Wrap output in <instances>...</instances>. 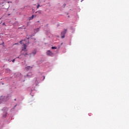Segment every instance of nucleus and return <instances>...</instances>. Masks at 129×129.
Returning a JSON list of instances; mask_svg holds the SVG:
<instances>
[{
    "instance_id": "1",
    "label": "nucleus",
    "mask_w": 129,
    "mask_h": 129,
    "mask_svg": "<svg viewBox=\"0 0 129 129\" xmlns=\"http://www.w3.org/2000/svg\"><path fill=\"white\" fill-rule=\"evenodd\" d=\"M10 99V96L8 95L6 96H5L4 97H2L1 98H0V102L4 101L6 102Z\"/></svg>"
},
{
    "instance_id": "2",
    "label": "nucleus",
    "mask_w": 129,
    "mask_h": 129,
    "mask_svg": "<svg viewBox=\"0 0 129 129\" xmlns=\"http://www.w3.org/2000/svg\"><path fill=\"white\" fill-rule=\"evenodd\" d=\"M67 31V30H64V31L61 32L60 33V36L61 37V38H64L65 37V34H66V32Z\"/></svg>"
},
{
    "instance_id": "3",
    "label": "nucleus",
    "mask_w": 129,
    "mask_h": 129,
    "mask_svg": "<svg viewBox=\"0 0 129 129\" xmlns=\"http://www.w3.org/2000/svg\"><path fill=\"white\" fill-rule=\"evenodd\" d=\"M46 54L49 56H53V53H52V52L50 51V50H48L46 52Z\"/></svg>"
},
{
    "instance_id": "4",
    "label": "nucleus",
    "mask_w": 129,
    "mask_h": 129,
    "mask_svg": "<svg viewBox=\"0 0 129 129\" xmlns=\"http://www.w3.org/2000/svg\"><path fill=\"white\" fill-rule=\"evenodd\" d=\"M36 54H37V50H34L32 51V53H31V54H33V55H35Z\"/></svg>"
},
{
    "instance_id": "5",
    "label": "nucleus",
    "mask_w": 129,
    "mask_h": 129,
    "mask_svg": "<svg viewBox=\"0 0 129 129\" xmlns=\"http://www.w3.org/2000/svg\"><path fill=\"white\" fill-rule=\"evenodd\" d=\"M23 46H24V48L23 49H22V51H24L27 48V45L25 44H23Z\"/></svg>"
},
{
    "instance_id": "6",
    "label": "nucleus",
    "mask_w": 129,
    "mask_h": 129,
    "mask_svg": "<svg viewBox=\"0 0 129 129\" xmlns=\"http://www.w3.org/2000/svg\"><path fill=\"white\" fill-rule=\"evenodd\" d=\"M3 110L5 111V114H7L6 112L7 111H8V109L7 108H4Z\"/></svg>"
},
{
    "instance_id": "7",
    "label": "nucleus",
    "mask_w": 129,
    "mask_h": 129,
    "mask_svg": "<svg viewBox=\"0 0 129 129\" xmlns=\"http://www.w3.org/2000/svg\"><path fill=\"white\" fill-rule=\"evenodd\" d=\"M35 32H38V31H39V28H37L36 29L34 30Z\"/></svg>"
},
{
    "instance_id": "8",
    "label": "nucleus",
    "mask_w": 129,
    "mask_h": 129,
    "mask_svg": "<svg viewBox=\"0 0 129 129\" xmlns=\"http://www.w3.org/2000/svg\"><path fill=\"white\" fill-rule=\"evenodd\" d=\"M32 67H31L30 66H28L27 67H26V70H29L31 69Z\"/></svg>"
},
{
    "instance_id": "9",
    "label": "nucleus",
    "mask_w": 129,
    "mask_h": 129,
    "mask_svg": "<svg viewBox=\"0 0 129 129\" xmlns=\"http://www.w3.org/2000/svg\"><path fill=\"white\" fill-rule=\"evenodd\" d=\"M33 18H34V15H32V16H31V17L29 18V21L32 20Z\"/></svg>"
},
{
    "instance_id": "10",
    "label": "nucleus",
    "mask_w": 129,
    "mask_h": 129,
    "mask_svg": "<svg viewBox=\"0 0 129 129\" xmlns=\"http://www.w3.org/2000/svg\"><path fill=\"white\" fill-rule=\"evenodd\" d=\"M57 48L55 46H52L51 47V49H56Z\"/></svg>"
},
{
    "instance_id": "11",
    "label": "nucleus",
    "mask_w": 129,
    "mask_h": 129,
    "mask_svg": "<svg viewBox=\"0 0 129 129\" xmlns=\"http://www.w3.org/2000/svg\"><path fill=\"white\" fill-rule=\"evenodd\" d=\"M40 7V5H37V6L36 7V8L38 9Z\"/></svg>"
},
{
    "instance_id": "12",
    "label": "nucleus",
    "mask_w": 129,
    "mask_h": 129,
    "mask_svg": "<svg viewBox=\"0 0 129 129\" xmlns=\"http://www.w3.org/2000/svg\"><path fill=\"white\" fill-rule=\"evenodd\" d=\"M14 62H15V59H13L12 60V62L14 63Z\"/></svg>"
},
{
    "instance_id": "13",
    "label": "nucleus",
    "mask_w": 129,
    "mask_h": 129,
    "mask_svg": "<svg viewBox=\"0 0 129 129\" xmlns=\"http://www.w3.org/2000/svg\"><path fill=\"white\" fill-rule=\"evenodd\" d=\"M28 55V53H25L24 54V56H26V55Z\"/></svg>"
},
{
    "instance_id": "14",
    "label": "nucleus",
    "mask_w": 129,
    "mask_h": 129,
    "mask_svg": "<svg viewBox=\"0 0 129 129\" xmlns=\"http://www.w3.org/2000/svg\"><path fill=\"white\" fill-rule=\"evenodd\" d=\"M65 7H66V4H63V8H65Z\"/></svg>"
},
{
    "instance_id": "15",
    "label": "nucleus",
    "mask_w": 129,
    "mask_h": 129,
    "mask_svg": "<svg viewBox=\"0 0 129 129\" xmlns=\"http://www.w3.org/2000/svg\"><path fill=\"white\" fill-rule=\"evenodd\" d=\"M3 116H4V117H6V115H4Z\"/></svg>"
},
{
    "instance_id": "16",
    "label": "nucleus",
    "mask_w": 129,
    "mask_h": 129,
    "mask_svg": "<svg viewBox=\"0 0 129 129\" xmlns=\"http://www.w3.org/2000/svg\"><path fill=\"white\" fill-rule=\"evenodd\" d=\"M22 41H23V40L20 41V43L22 42Z\"/></svg>"
},
{
    "instance_id": "17",
    "label": "nucleus",
    "mask_w": 129,
    "mask_h": 129,
    "mask_svg": "<svg viewBox=\"0 0 129 129\" xmlns=\"http://www.w3.org/2000/svg\"><path fill=\"white\" fill-rule=\"evenodd\" d=\"M12 3V2H8V3Z\"/></svg>"
},
{
    "instance_id": "18",
    "label": "nucleus",
    "mask_w": 129,
    "mask_h": 129,
    "mask_svg": "<svg viewBox=\"0 0 129 129\" xmlns=\"http://www.w3.org/2000/svg\"><path fill=\"white\" fill-rule=\"evenodd\" d=\"M9 62H11V60L10 59H9Z\"/></svg>"
},
{
    "instance_id": "19",
    "label": "nucleus",
    "mask_w": 129,
    "mask_h": 129,
    "mask_svg": "<svg viewBox=\"0 0 129 129\" xmlns=\"http://www.w3.org/2000/svg\"><path fill=\"white\" fill-rule=\"evenodd\" d=\"M18 58H20V57L19 56H18V57H17Z\"/></svg>"
},
{
    "instance_id": "20",
    "label": "nucleus",
    "mask_w": 129,
    "mask_h": 129,
    "mask_svg": "<svg viewBox=\"0 0 129 129\" xmlns=\"http://www.w3.org/2000/svg\"><path fill=\"white\" fill-rule=\"evenodd\" d=\"M14 100L16 101V99H14Z\"/></svg>"
},
{
    "instance_id": "21",
    "label": "nucleus",
    "mask_w": 129,
    "mask_h": 129,
    "mask_svg": "<svg viewBox=\"0 0 129 129\" xmlns=\"http://www.w3.org/2000/svg\"><path fill=\"white\" fill-rule=\"evenodd\" d=\"M8 16H10V14H9Z\"/></svg>"
},
{
    "instance_id": "22",
    "label": "nucleus",
    "mask_w": 129,
    "mask_h": 129,
    "mask_svg": "<svg viewBox=\"0 0 129 129\" xmlns=\"http://www.w3.org/2000/svg\"><path fill=\"white\" fill-rule=\"evenodd\" d=\"M4 42H3V44H4Z\"/></svg>"
},
{
    "instance_id": "23",
    "label": "nucleus",
    "mask_w": 129,
    "mask_h": 129,
    "mask_svg": "<svg viewBox=\"0 0 129 129\" xmlns=\"http://www.w3.org/2000/svg\"><path fill=\"white\" fill-rule=\"evenodd\" d=\"M0 20H1V18H0Z\"/></svg>"
}]
</instances>
